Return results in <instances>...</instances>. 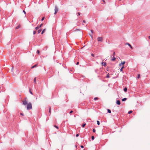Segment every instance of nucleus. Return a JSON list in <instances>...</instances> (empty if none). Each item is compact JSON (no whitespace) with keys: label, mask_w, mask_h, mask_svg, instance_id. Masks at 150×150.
I'll return each mask as SVG.
<instances>
[{"label":"nucleus","mask_w":150,"mask_h":150,"mask_svg":"<svg viewBox=\"0 0 150 150\" xmlns=\"http://www.w3.org/2000/svg\"><path fill=\"white\" fill-rule=\"evenodd\" d=\"M79 62H77V63H76V65H78L79 64Z\"/></svg>","instance_id":"obj_46"},{"label":"nucleus","mask_w":150,"mask_h":150,"mask_svg":"<svg viewBox=\"0 0 150 150\" xmlns=\"http://www.w3.org/2000/svg\"><path fill=\"white\" fill-rule=\"evenodd\" d=\"M45 29H44L42 30V31L41 32V34H42L45 32Z\"/></svg>","instance_id":"obj_14"},{"label":"nucleus","mask_w":150,"mask_h":150,"mask_svg":"<svg viewBox=\"0 0 150 150\" xmlns=\"http://www.w3.org/2000/svg\"><path fill=\"white\" fill-rule=\"evenodd\" d=\"M37 67V64H35L34 65H33V66H32V67H31V68L33 69V68L35 67Z\"/></svg>","instance_id":"obj_11"},{"label":"nucleus","mask_w":150,"mask_h":150,"mask_svg":"<svg viewBox=\"0 0 150 150\" xmlns=\"http://www.w3.org/2000/svg\"><path fill=\"white\" fill-rule=\"evenodd\" d=\"M58 8L57 6H55V7L54 11L55 12L54 13V14H56L58 11Z\"/></svg>","instance_id":"obj_2"},{"label":"nucleus","mask_w":150,"mask_h":150,"mask_svg":"<svg viewBox=\"0 0 150 150\" xmlns=\"http://www.w3.org/2000/svg\"><path fill=\"white\" fill-rule=\"evenodd\" d=\"M23 12L25 14H26V12L24 10L23 11Z\"/></svg>","instance_id":"obj_40"},{"label":"nucleus","mask_w":150,"mask_h":150,"mask_svg":"<svg viewBox=\"0 0 150 150\" xmlns=\"http://www.w3.org/2000/svg\"><path fill=\"white\" fill-rule=\"evenodd\" d=\"M20 115H22V116H23V115H24L23 114V113H20Z\"/></svg>","instance_id":"obj_43"},{"label":"nucleus","mask_w":150,"mask_h":150,"mask_svg":"<svg viewBox=\"0 0 150 150\" xmlns=\"http://www.w3.org/2000/svg\"><path fill=\"white\" fill-rule=\"evenodd\" d=\"M97 40L98 41L102 42L103 41V38L102 37H99L98 38Z\"/></svg>","instance_id":"obj_3"},{"label":"nucleus","mask_w":150,"mask_h":150,"mask_svg":"<svg viewBox=\"0 0 150 150\" xmlns=\"http://www.w3.org/2000/svg\"><path fill=\"white\" fill-rule=\"evenodd\" d=\"M32 108V104L30 103H29L27 105V109L28 110H31Z\"/></svg>","instance_id":"obj_1"},{"label":"nucleus","mask_w":150,"mask_h":150,"mask_svg":"<svg viewBox=\"0 0 150 150\" xmlns=\"http://www.w3.org/2000/svg\"><path fill=\"white\" fill-rule=\"evenodd\" d=\"M43 25V24H41L39 26H38L37 27L35 28V30H37L39 28L41 27Z\"/></svg>","instance_id":"obj_4"},{"label":"nucleus","mask_w":150,"mask_h":150,"mask_svg":"<svg viewBox=\"0 0 150 150\" xmlns=\"http://www.w3.org/2000/svg\"><path fill=\"white\" fill-rule=\"evenodd\" d=\"M125 63V62L124 61L123 62H122L121 63L119 64V66H121V65H123Z\"/></svg>","instance_id":"obj_9"},{"label":"nucleus","mask_w":150,"mask_h":150,"mask_svg":"<svg viewBox=\"0 0 150 150\" xmlns=\"http://www.w3.org/2000/svg\"><path fill=\"white\" fill-rule=\"evenodd\" d=\"M86 125V123H83L82 125V127H84Z\"/></svg>","instance_id":"obj_22"},{"label":"nucleus","mask_w":150,"mask_h":150,"mask_svg":"<svg viewBox=\"0 0 150 150\" xmlns=\"http://www.w3.org/2000/svg\"><path fill=\"white\" fill-rule=\"evenodd\" d=\"M78 16H80V13H79V12H78Z\"/></svg>","instance_id":"obj_45"},{"label":"nucleus","mask_w":150,"mask_h":150,"mask_svg":"<svg viewBox=\"0 0 150 150\" xmlns=\"http://www.w3.org/2000/svg\"><path fill=\"white\" fill-rule=\"evenodd\" d=\"M112 59L111 60L112 61H115L116 59V58L115 56H112Z\"/></svg>","instance_id":"obj_7"},{"label":"nucleus","mask_w":150,"mask_h":150,"mask_svg":"<svg viewBox=\"0 0 150 150\" xmlns=\"http://www.w3.org/2000/svg\"><path fill=\"white\" fill-rule=\"evenodd\" d=\"M98 99V97H95L94 98V100H97Z\"/></svg>","instance_id":"obj_23"},{"label":"nucleus","mask_w":150,"mask_h":150,"mask_svg":"<svg viewBox=\"0 0 150 150\" xmlns=\"http://www.w3.org/2000/svg\"><path fill=\"white\" fill-rule=\"evenodd\" d=\"M119 0L120 1H121V0Z\"/></svg>","instance_id":"obj_51"},{"label":"nucleus","mask_w":150,"mask_h":150,"mask_svg":"<svg viewBox=\"0 0 150 150\" xmlns=\"http://www.w3.org/2000/svg\"><path fill=\"white\" fill-rule=\"evenodd\" d=\"M13 70V68H12V69L11 71H12Z\"/></svg>","instance_id":"obj_50"},{"label":"nucleus","mask_w":150,"mask_h":150,"mask_svg":"<svg viewBox=\"0 0 150 150\" xmlns=\"http://www.w3.org/2000/svg\"><path fill=\"white\" fill-rule=\"evenodd\" d=\"M124 66L122 67V68H121L120 69V71L122 72H123L122 69L124 68Z\"/></svg>","instance_id":"obj_12"},{"label":"nucleus","mask_w":150,"mask_h":150,"mask_svg":"<svg viewBox=\"0 0 150 150\" xmlns=\"http://www.w3.org/2000/svg\"><path fill=\"white\" fill-rule=\"evenodd\" d=\"M91 55L93 57H94V55L93 54H91Z\"/></svg>","instance_id":"obj_38"},{"label":"nucleus","mask_w":150,"mask_h":150,"mask_svg":"<svg viewBox=\"0 0 150 150\" xmlns=\"http://www.w3.org/2000/svg\"><path fill=\"white\" fill-rule=\"evenodd\" d=\"M93 132H96V129H93Z\"/></svg>","instance_id":"obj_32"},{"label":"nucleus","mask_w":150,"mask_h":150,"mask_svg":"<svg viewBox=\"0 0 150 150\" xmlns=\"http://www.w3.org/2000/svg\"><path fill=\"white\" fill-rule=\"evenodd\" d=\"M29 92L30 93H31V94L33 95V93H32V91H31V89H29Z\"/></svg>","instance_id":"obj_24"},{"label":"nucleus","mask_w":150,"mask_h":150,"mask_svg":"<svg viewBox=\"0 0 150 150\" xmlns=\"http://www.w3.org/2000/svg\"><path fill=\"white\" fill-rule=\"evenodd\" d=\"M127 88L126 87L124 89V91L125 92H126L127 91Z\"/></svg>","instance_id":"obj_13"},{"label":"nucleus","mask_w":150,"mask_h":150,"mask_svg":"<svg viewBox=\"0 0 150 150\" xmlns=\"http://www.w3.org/2000/svg\"><path fill=\"white\" fill-rule=\"evenodd\" d=\"M107 111L108 113H111V110L109 109H107Z\"/></svg>","instance_id":"obj_19"},{"label":"nucleus","mask_w":150,"mask_h":150,"mask_svg":"<svg viewBox=\"0 0 150 150\" xmlns=\"http://www.w3.org/2000/svg\"><path fill=\"white\" fill-rule=\"evenodd\" d=\"M36 77H35L34 78V83H36Z\"/></svg>","instance_id":"obj_15"},{"label":"nucleus","mask_w":150,"mask_h":150,"mask_svg":"<svg viewBox=\"0 0 150 150\" xmlns=\"http://www.w3.org/2000/svg\"><path fill=\"white\" fill-rule=\"evenodd\" d=\"M83 22L84 23H86V21L85 20H83Z\"/></svg>","instance_id":"obj_48"},{"label":"nucleus","mask_w":150,"mask_h":150,"mask_svg":"<svg viewBox=\"0 0 150 150\" xmlns=\"http://www.w3.org/2000/svg\"><path fill=\"white\" fill-rule=\"evenodd\" d=\"M132 110H130V111H129V112H128V114H130L131 113H132Z\"/></svg>","instance_id":"obj_29"},{"label":"nucleus","mask_w":150,"mask_h":150,"mask_svg":"<svg viewBox=\"0 0 150 150\" xmlns=\"http://www.w3.org/2000/svg\"><path fill=\"white\" fill-rule=\"evenodd\" d=\"M40 51H39V50H37V53L38 54H40Z\"/></svg>","instance_id":"obj_27"},{"label":"nucleus","mask_w":150,"mask_h":150,"mask_svg":"<svg viewBox=\"0 0 150 150\" xmlns=\"http://www.w3.org/2000/svg\"><path fill=\"white\" fill-rule=\"evenodd\" d=\"M149 39H150V35L149 37Z\"/></svg>","instance_id":"obj_49"},{"label":"nucleus","mask_w":150,"mask_h":150,"mask_svg":"<svg viewBox=\"0 0 150 150\" xmlns=\"http://www.w3.org/2000/svg\"><path fill=\"white\" fill-rule=\"evenodd\" d=\"M140 78V74H138V76H137V78L138 79H139Z\"/></svg>","instance_id":"obj_30"},{"label":"nucleus","mask_w":150,"mask_h":150,"mask_svg":"<svg viewBox=\"0 0 150 150\" xmlns=\"http://www.w3.org/2000/svg\"><path fill=\"white\" fill-rule=\"evenodd\" d=\"M91 31L92 33H93V31L92 30H91Z\"/></svg>","instance_id":"obj_47"},{"label":"nucleus","mask_w":150,"mask_h":150,"mask_svg":"<svg viewBox=\"0 0 150 150\" xmlns=\"http://www.w3.org/2000/svg\"><path fill=\"white\" fill-rule=\"evenodd\" d=\"M80 147H81V148H83V147H84L83 146V145H81V146H80Z\"/></svg>","instance_id":"obj_41"},{"label":"nucleus","mask_w":150,"mask_h":150,"mask_svg":"<svg viewBox=\"0 0 150 150\" xmlns=\"http://www.w3.org/2000/svg\"><path fill=\"white\" fill-rule=\"evenodd\" d=\"M49 112L50 114L51 113V107L50 106L49 107Z\"/></svg>","instance_id":"obj_18"},{"label":"nucleus","mask_w":150,"mask_h":150,"mask_svg":"<svg viewBox=\"0 0 150 150\" xmlns=\"http://www.w3.org/2000/svg\"><path fill=\"white\" fill-rule=\"evenodd\" d=\"M98 69H96L95 70V72L96 73H97V72H98Z\"/></svg>","instance_id":"obj_36"},{"label":"nucleus","mask_w":150,"mask_h":150,"mask_svg":"<svg viewBox=\"0 0 150 150\" xmlns=\"http://www.w3.org/2000/svg\"><path fill=\"white\" fill-rule=\"evenodd\" d=\"M23 104L25 105L28 104L27 101L26 100L23 101Z\"/></svg>","instance_id":"obj_5"},{"label":"nucleus","mask_w":150,"mask_h":150,"mask_svg":"<svg viewBox=\"0 0 150 150\" xmlns=\"http://www.w3.org/2000/svg\"><path fill=\"white\" fill-rule=\"evenodd\" d=\"M45 18L44 17H42L41 19V21H42Z\"/></svg>","instance_id":"obj_34"},{"label":"nucleus","mask_w":150,"mask_h":150,"mask_svg":"<svg viewBox=\"0 0 150 150\" xmlns=\"http://www.w3.org/2000/svg\"><path fill=\"white\" fill-rule=\"evenodd\" d=\"M106 77L107 78H109L110 77V76H109V74H107V76H106Z\"/></svg>","instance_id":"obj_26"},{"label":"nucleus","mask_w":150,"mask_h":150,"mask_svg":"<svg viewBox=\"0 0 150 150\" xmlns=\"http://www.w3.org/2000/svg\"><path fill=\"white\" fill-rule=\"evenodd\" d=\"M90 35L91 36V38H92V39H93V35Z\"/></svg>","instance_id":"obj_44"},{"label":"nucleus","mask_w":150,"mask_h":150,"mask_svg":"<svg viewBox=\"0 0 150 150\" xmlns=\"http://www.w3.org/2000/svg\"><path fill=\"white\" fill-rule=\"evenodd\" d=\"M94 139V136H92L91 137V139L92 140H93Z\"/></svg>","instance_id":"obj_28"},{"label":"nucleus","mask_w":150,"mask_h":150,"mask_svg":"<svg viewBox=\"0 0 150 150\" xmlns=\"http://www.w3.org/2000/svg\"><path fill=\"white\" fill-rule=\"evenodd\" d=\"M54 127H56L57 129H59L58 127V126H56V125H54Z\"/></svg>","instance_id":"obj_31"},{"label":"nucleus","mask_w":150,"mask_h":150,"mask_svg":"<svg viewBox=\"0 0 150 150\" xmlns=\"http://www.w3.org/2000/svg\"><path fill=\"white\" fill-rule=\"evenodd\" d=\"M116 103L118 105H120V100H117L116 101Z\"/></svg>","instance_id":"obj_6"},{"label":"nucleus","mask_w":150,"mask_h":150,"mask_svg":"<svg viewBox=\"0 0 150 150\" xmlns=\"http://www.w3.org/2000/svg\"><path fill=\"white\" fill-rule=\"evenodd\" d=\"M73 112V111L72 110H71L70 112H69L70 114H71Z\"/></svg>","instance_id":"obj_39"},{"label":"nucleus","mask_w":150,"mask_h":150,"mask_svg":"<svg viewBox=\"0 0 150 150\" xmlns=\"http://www.w3.org/2000/svg\"><path fill=\"white\" fill-rule=\"evenodd\" d=\"M102 1L104 3V4H105V1H104V0H102Z\"/></svg>","instance_id":"obj_37"},{"label":"nucleus","mask_w":150,"mask_h":150,"mask_svg":"<svg viewBox=\"0 0 150 150\" xmlns=\"http://www.w3.org/2000/svg\"><path fill=\"white\" fill-rule=\"evenodd\" d=\"M115 52H114L113 54V56H115Z\"/></svg>","instance_id":"obj_35"},{"label":"nucleus","mask_w":150,"mask_h":150,"mask_svg":"<svg viewBox=\"0 0 150 150\" xmlns=\"http://www.w3.org/2000/svg\"><path fill=\"white\" fill-rule=\"evenodd\" d=\"M21 26L20 25H18V26H17L16 27V29H18Z\"/></svg>","instance_id":"obj_20"},{"label":"nucleus","mask_w":150,"mask_h":150,"mask_svg":"<svg viewBox=\"0 0 150 150\" xmlns=\"http://www.w3.org/2000/svg\"><path fill=\"white\" fill-rule=\"evenodd\" d=\"M41 31H42V30L41 29L38 30V33H40L41 32Z\"/></svg>","instance_id":"obj_21"},{"label":"nucleus","mask_w":150,"mask_h":150,"mask_svg":"<svg viewBox=\"0 0 150 150\" xmlns=\"http://www.w3.org/2000/svg\"><path fill=\"white\" fill-rule=\"evenodd\" d=\"M47 46H45V47H44L43 50H47Z\"/></svg>","instance_id":"obj_17"},{"label":"nucleus","mask_w":150,"mask_h":150,"mask_svg":"<svg viewBox=\"0 0 150 150\" xmlns=\"http://www.w3.org/2000/svg\"><path fill=\"white\" fill-rule=\"evenodd\" d=\"M36 32L35 31H33V35L35 34H36Z\"/></svg>","instance_id":"obj_33"},{"label":"nucleus","mask_w":150,"mask_h":150,"mask_svg":"<svg viewBox=\"0 0 150 150\" xmlns=\"http://www.w3.org/2000/svg\"><path fill=\"white\" fill-rule=\"evenodd\" d=\"M127 99V98H123L122 99V100L123 101H126Z\"/></svg>","instance_id":"obj_16"},{"label":"nucleus","mask_w":150,"mask_h":150,"mask_svg":"<svg viewBox=\"0 0 150 150\" xmlns=\"http://www.w3.org/2000/svg\"><path fill=\"white\" fill-rule=\"evenodd\" d=\"M79 136V134H77L76 135V137H78Z\"/></svg>","instance_id":"obj_42"},{"label":"nucleus","mask_w":150,"mask_h":150,"mask_svg":"<svg viewBox=\"0 0 150 150\" xmlns=\"http://www.w3.org/2000/svg\"><path fill=\"white\" fill-rule=\"evenodd\" d=\"M101 64L103 65L104 66H106V62H102Z\"/></svg>","instance_id":"obj_10"},{"label":"nucleus","mask_w":150,"mask_h":150,"mask_svg":"<svg viewBox=\"0 0 150 150\" xmlns=\"http://www.w3.org/2000/svg\"><path fill=\"white\" fill-rule=\"evenodd\" d=\"M127 44L129 46V47L131 48L132 49H133V47H132L131 46V45L129 43H127Z\"/></svg>","instance_id":"obj_8"},{"label":"nucleus","mask_w":150,"mask_h":150,"mask_svg":"<svg viewBox=\"0 0 150 150\" xmlns=\"http://www.w3.org/2000/svg\"><path fill=\"white\" fill-rule=\"evenodd\" d=\"M97 124L98 125H99L100 124V122L99 121L97 120Z\"/></svg>","instance_id":"obj_25"},{"label":"nucleus","mask_w":150,"mask_h":150,"mask_svg":"<svg viewBox=\"0 0 150 150\" xmlns=\"http://www.w3.org/2000/svg\"><path fill=\"white\" fill-rule=\"evenodd\" d=\"M84 150H85V149H84Z\"/></svg>","instance_id":"obj_52"}]
</instances>
